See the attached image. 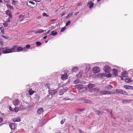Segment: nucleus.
Returning <instances> with one entry per match:
<instances>
[{
	"mask_svg": "<svg viewBox=\"0 0 133 133\" xmlns=\"http://www.w3.org/2000/svg\"><path fill=\"white\" fill-rule=\"evenodd\" d=\"M0 50H2V52L4 54L11 53L10 49L8 46H6L4 48H1Z\"/></svg>",
	"mask_w": 133,
	"mask_h": 133,
	"instance_id": "obj_1",
	"label": "nucleus"
},
{
	"mask_svg": "<svg viewBox=\"0 0 133 133\" xmlns=\"http://www.w3.org/2000/svg\"><path fill=\"white\" fill-rule=\"evenodd\" d=\"M75 87L77 88L78 90L80 92H82V91H81L82 89H84L85 88L83 87V85L81 84H78L76 85L75 86Z\"/></svg>",
	"mask_w": 133,
	"mask_h": 133,
	"instance_id": "obj_2",
	"label": "nucleus"
},
{
	"mask_svg": "<svg viewBox=\"0 0 133 133\" xmlns=\"http://www.w3.org/2000/svg\"><path fill=\"white\" fill-rule=\"evenodd\" d=\"M92 71L94 74L99 72L100 71V68L98 66L95 67L92 69Z\"/></svg>",
	"mask_w": 133,
	"mask_h": 133,
	"instance_id": "obj_3",
	"label": "nucleus"
},
{
	"mask_svg": "<svg viewBox=\"0 0 133 133\" xmlns=\"http://www.w3.org/2000/svg\"><path fill=\"white\" fill-rule=\"evenodd\" d=\"M103 70L106 73H109L111 70L110 68L108 66H105L103 68Z\"/></svg>",
	"mask_w": 133,
	"mask_h": 133,
	"instance_id": "obj_4",
	"label": "nucleus"
},
{
	"mask_svg": "<svg viewBox=\"0 0 133 133\" xmlns=\"http://www.w3.org/2000/svg\"><path fill=\"white\" fill-rule=\"evenodd\" d=\"M68 75L66 74H64L62 75L61 78L63 81H64L68 78Z\"/></svg>",
	"mask_w": 133,
	"mask_h": 133,
	"instance_id": "obj_5",
	"label": "nucleus"
},
{
	"mask_svg": "<svg viewBox=\"0 0 133 133\" xmlns=\"http://www.w3.org/2000/svg\"><path fill=\"white\" fill-rule=\"evenodd\" d=\"M11 12L9 10H7L6 12V15L8 16L11 19L12 18V16L11 14Z\"/></svg>",
	"mask_w": 133,
	"mask_h": 133,
	"instance_id": "obj_6",
	"label": "nucleus"
},
{
	"mask_svg": "<svg viewBox=\"0 0 133 133\" xmlns=\"http://www.w3.org/2000/svg\"><path fill=\"white\" fill-rule=\"evenodd\" d=\"M57 92L56 89L54 90H50L49 91V93L51 95H53L55 94Z\"/></svg>",
	"mask_w": 133,
	"mask_h": 133,
	"instance_id": "obj_7",
	"label": "nucleus"
},
{
	"mask_svg": "<svg viewBox=\"0 0 133 133\" xmlns=\"http://www.w3.org/2000/svg\"><path fill=\"white\" fill-rule=\"evenodd\" d=\"M18 47V46L17 45L13 46L10 49L11 53L16 52V49Z\"/></svg>",
	"mask_w": 133,
	"mask_h": 133,
	"instance_id": "obj_8",
	"label": "nucleus"
},
{
	"mask_svg": "<svg viewBox=\"0 0 133 133\" xmlns=\"http://www.w3.org/2000/svg\"><path fill=\"white\" fill-rule=\"evenodd\" d=\"M94 3L91 1H90L87 4V6L90 9L93 6Z\"/></svg>",
	"mask_w": 133,
	"mask_h": 133,
	"instance_id": "obj_9",
	"label": "nucleus"
},
{
	"mask_svg": "<svg viewBox=\"0 0 133 133\" xmlns=\"http://www.w3.org/2000/svg\"><path fill=\"white\" fill-rule=\"evenodd\" d=\"M25 15H20L18 17V20L19 21H22L23 20Z\"/></svg>",
	"mask_w": 133,
	"mask_h": 133,
	"instance_id": "obj_10",
	"label": "nucleus"
},
{
	"mask_svg": "<svg viewBox=\"0 0 133 133\" xmlns=\"http://www.w3.org/2000/svg\"><path fill=\"white\" fill-rule=\"evenodd\" d=\"M112 74L115 75V76H117L118 74L117 70L115 69H113L112 70Z\"/></svg>",
	"mask_w": 133,
	"mask_h": 133,
	"instance_id": "obj_11",
	"label": "nucleus"
},
{
	"mask_svg": "<svg viewBox=\"0 0 133 133\" xmlns=\"http://www.w3.org/2000/svg\"><path fill=\"white\" fill-rule=\"evenodd\" d=\"M13 103L15 105H17L19 104V102L18 99H15L14 100Z\"/></svg>",
	"mask_w": 133,
	"mask_h": 133,
	"instance_id": "obj_12",
	"label": "nucleus"
},
{
	"mask_svg": "<svg viewBox=\"0 0 133 133\" xmlns=\"http://www.w3.org/2000/svg\"><path fill=\"white\" fill-rule=\"evenodd\" d=\"M12 121L14 122H19L21 121V119L19 117H17L13 119Z\"/></svg>",
	"mask_w": 133,
	"mask_h": 133,
	"instance_id": "obj_13",
	"label": "nucleus"
},
{
	"mask_svg": "<svg viewBox=\"0 0 133 133\" xmlns=\"http://www.w3.org/2000/svg\"><path fill=\"white\" fill-rule=\"evenodd\" d=\"M95 85L92 84V83H90L89 84L88 86V88H89V89H91L93 87H95Z\"/></svg>",
	"mask_w": 133,
	"mask_h": 133,
	"instance_id": "obj_14",
	"label": "nucleus"
},
{
	"mask_svg": "<svg viewBox=\"0 0 133 133\" xmlns=\"http://www.w3.org/2000/svg\"><path fill=\"white\" fill-rule=\"evenodd\" d=\"M15 123L11 124L9 125V127L11 129H15Z\"/></svg>",
	"mask_w": 133,
	"mask_h": 133,
	"instance_id": "obj_15",
	"label": "nucleus"
},
{
	"mask_svg": "<svg viewBox=\"0 0 133 133\" xmlns=\"http://www.w3.org/2000/svg\"><path fill=\"white\" fill-rule=\"evenodd\" d=\"M35 92V91L33 90L32 89H30L28 91L30 95H32V94Z\"/></svg>",
	"mask_w": 133,
	"mask_h": 133,
	"instance_id": "obj_16",
	"label": "nucleus"
},
{
	"mask_svg": "<svg viewBox=\"0 0 133 133\" xmlns=\"http://www.w3.org/2000/svg\"><path fill=\"white\" fill-rule=\"evenodd\" d=\"M83 102H84L86 103H92V102L90 100L86 99H83Z\"/></svg>",
	"mask_w": 133,
	"mask_h": 133,
	"instance_id": "obj_17",
	"label": "nucleus"
},
{
	"mask_svg": "<svg viewBox=\"0 0 133 133\" xmlns=\"http://www.w3.org/2000/svg\"><path fill=\"white\" fill-rule=\"evenodd\" d=\"M45 30H44L42 29H40L37 31L35 33L36 34L38 33L41 34V33L43 32Z\"/></svg>",
	"mask_w": 133,
	"mask_h": 133,
	"instance_id": "obj_18",
	"label": "nucleus"
},
{
	"mask_svg": "<svg viewBox=\"0 0 133 133\" xmlns=\"http://www.w3.org/2000/svg\"><path fill=\"white\" fill-rule=\"evenodd\" d=\"M37 112L39 115H40L43 111V109H38Z\"/></svg>",
	"mask_w": 133,
	"mask_h": 133,
	"instance_id": "obj_19",
	"label": "nucleus"
},
{
	"mask_svg": "<svg viewBox=\"0 0 133 133\" xmlns=\"http://www.w3.org/2000/svg\"><path fill=\"white\" fill-rule=\"evenodd\" d=\"M95 111V112L96 113V114L98 115H99L101 114H102L103 113V112L102 111H98V110H97L96 109H95V110H94Z\"/></svg>",
	"mask_w": 133,
	"mask_h": 133,
	"instance_id": "obj_20",
	"label": "nucleus"
},
{
	"mask_svg": "<svg viewBox=\"0 0 133 133\" xmlns=\"http://www.w3.org/2000/svg\"><path fill=\"white\" fill-rule=\"evenodd\" d=\"M72 70L73 72H76L78 71V68L76 67H75L73 68L72 69Z\"/></svg>",
	"mask_w": 133,
	"mask_h": 133,
	"instance_id": "obj_21",
	"label": "nucleus"
},
{
	"mask_svg": "<svg viewBox=\"0 0 133 133\" xmlns=\"http://www.w3.org/2000/svg\"><path fill=\"white\" fill-rule=\"evenodd\" d=\"M23 49V48L19 46L17 47L16 49V51L17 52H20L22 51Z\"/></svg>",
	"mask_w": 133,
	"mask_h": 133,
	"instance_id": "obj_22",
	"label": "nucleus"
},
{
	"mask_svg": "<svg viewBox=\"0 0 133 133\" xmlns=\"http://www.w3.org/2000/svg\"><path fill=\"white\" fill-rule=\"evenodd\" d=\"M6 6L8 8H9L10 10H14V8L11 5H10L8 4H6Z\"/></svg>",
	"mask_w": 133,
	"mask_h": 133,
	"instance_id": "obj_23",
	"label": "nucleus"
},
{
	"mask_svg": "<svg viewBox=\"0 0 133 133\" xmlns=\"http://www.w3.org/2000/svg\"><path fill=\"white\" fill-rule=\"evenodd\" d=\"M91 90L92 91V92L97 91V92H98L100 90L98 88H93L92 89V90Z\"/></svg>",
	"mask_w": 133,
	"mask_h": 133,
	"instance_id": "obj_24",
	"label": "nucleus"
},
{
	"mask_svg": "<svg viewBox=\"0 0 133 133\" xmlns=\"http://www.w3.org/2000/svg\"><path fill=\"white\" fill-rule=\"evenodd\" d=\"M57 34V32L55 31H53L51 32L50 35L52 36H54L56 35Z\"/></svg>",
	"mask_w": 133,
	"mask_h": 133,
	"instance_id": "obj_25",
	"label": "nucleus"
},
{
	"mask_svg": "<svg viewBox=\"0 0 133 133\" xmlns=\"http://www.w3.org/2000/svg\"><path fill=\"white\" fill-rule=\"evenodd\" d=\"M122 75L124 77H125L127 75V72L126 71L123 72L122 74Z\"/></svg>",
	"mask_w": 133,
	"mask_h": 133,
	"instance_id": "obj_26",
	"label": "nucleus"
},
{
	"mask_svg": "<svg viewBox=\"0 0 133 133\" xmlns=\"http://www.w3.org/2000/svg\"><path fill=\"white\" fill-rule=\"evenodd\" d=\"M73 13V12L69 13L68 15L65 18L66 19L71 17L72 16Z\"/></svg>",
	"mask_w": 133,
	"mask_h": 133,
	"instance_id": "obj_27",
	"label": "nucleus"
},
{
	"mask_svg": "<svg viewBox=\"0 0 133 133\" xmlns=\"http://www.w3.org/2000/svg\"><path fill=\"white\" fill-rule=\"evenodd\" d=\"M124 81L125 82L127 83H130L132 82L131 80L128 78H125Z\"/></svg>",
	"mask_w": 133,
	"mask_h": 133,
	"instance_id": "obj_28",
	"label": "nucleus"
},
{
	"mask_svg": "<svg viewBox=\"0 0 133 133\" xmlns=\"http://www.w3.org/2000/svg\"><path fill=\"white\" fill-rule=\"evenodd\" d=\"M121 94L122 95H126L127 94V93L125 91L122 90V91L121 92Z\"/></svg>",
	"mask_w": 133,
	"mask_h": 133,
	"instance_id": "obj_29",
	"label": "nucleus"
},
{
	"mask_svg": "<svg viewBox=\"0 0 133 133\" xmlns=\"http://www.w3.org/2000/svg\"><path fill=\"white\" fill-rule=\"evenodd\" d=\"M75 84H77L79 83H82L81 82H79V79H77L74 82Z\"/></svg>",
	"mask_w": 133,
	"mask_h": 133,
	"instance_id": "obj_30",
	"label": "nucleus"
},
{
	"mask_svg": "<svg viewBox=\"0 0 133 133\" xmlns=\"http://www.w3.org/2000/svg\"><path fill=\"white\" fill-rule=\"evenodd\" d=\"M107 88L108 90H110L112 88V86L110 85H109L107 86Z\"/></svg>",
	"mask_w": 133,
	"mask_h": 133,
	"instance_id": "obj_31",
	"label": "nucleus"
},
{
	"mask_svg": "<svg viewBox=\"0 0 133 133\" xmlns=\"http://www.w3.org/2000/svg\"><path fill=\"white\" fill-rule=\"evenodd\" d=\"M124 87L125 88L127 89H129L131 88V87L127 85H124Z\"/></svg>",
	"mask_w": 133,
	"mask_h": 133,
	"instance_id": "obj_32",
	"label": "nucleus"
},
{
	"mask_svg": "<svg viewBox=\"0 0 133 133\" xmlns=\"http://www.w3.org/2000/svg\"><path fill=\"white\" fill-rule=\"evenodd\" d=\"M99 93L101 95H105V90L101 91H99Z\"/></svg>",
	"mask_w": 133,
	"mask_h": 133,
	"instance_id": "obj_33",
	"label": "nucleus"
},
{
	"mask_svg": "<svg viewBox=\"0 0 133 133\" xmlns=\"http://www.w3.org/2000/svg\"><path fill=\"white\" fill-rule=\"evenodd\" d=\"M50 85V84L48 83H47L45 85V87L46 88L49 89Z\"/></svg>",
	"mask_w": 133,
	"mask_h": 133,
	"instance_id": "obj_34",
	"label": "nucleus"
},
{
	"mask_svg": "<svg viewBox=\"0 0 133 133\" xmlns=\"http://www.w3.org/2000/svg\"><path fill=\"white\" fill-rule=\"evenodd\" d=\"M115 91L121 94V92L122 91V90L117 89Z\"/></svg>",
	"mask_w": 133,
	"mask_h": 133,
	"instance_id": "obj_35",
	"label": "nucleus"
},
{
	"mask_svg": "<svg viewBox=\"0 0 133 133\" xmlns=\"http://www.w3.org/2000/svg\"><path fill=\"white\" fill-rule=\"evenodd\" d=\"M129 102V101L128 100H124L122 101V102L123 103H127Z\"/></svg>",
	"mask_w": 133,
	"mask_h": 133,
	"instance_id": "obj_36",
	"label": "nucleus"
},
{
	"mask_svg": "<svg viewBox=\"0 0 133 133\" xmlns=\"http://www.w3.org/2000/svg\"><path fill=\"white\" fill-rule=\"evenodd\" d=\"M64 92V91H63V90H61L59 92V94L60 95H62L63 94Z\"/></svg>",
	"mask_w": 133,
	"mask_h": 133,
	"instance_id": "obj_37",
	"label": "nucleus"
},
{
	"mask_svg": "<svg viewBox=\"0 0 133 133\" xmlns=\"http://www.w3.org/2000/svg\"><path fill=\"white\" fill-rule=\"evenodd\" d=\"M111 94V92L110 91H107L105 90V95H110Z\"/></svg>",
	"mask_w": 133,
	"mask_h": 133,
	"instance_id": "obj_38",
	"label": "nucleus"
},
{
	"mask_svg": "<svg viewBox=\"0 0 133 133\" xmlns=\"http://www.w3.org/2000/svg\"><path fill=\"white\" fill-rule=\"evenodd\" d=\"M66 29V28L65 27H64L61 30V32H64Z\"/></svg>",
	"mask_w": 133,
	"mask_h": 133,
	"instance_id": "obj_39",
	"label": "nucleus"
},
{
	"mask_svg": "<svg viewBox=\"0 0 133 133\" xmlns=\"http://www.w3.org/2000/svg\"><path fill=\"white\" fill-rule=\"evenodd\" d=\"M2 37L5 38V39H9V38L8 37L6 36H5L2 35Z\"/></svg>",
	"mask_w": 133,
	"mask_h": 133,
	"instance_id": "obj_40",
	"label": "nucleus"
},
{
	"mask_svg": "<svg viewBox=\"0 0 133 133\" xmlns=\"http://www.w3.org/2000/svg\"><path fill=\"white\" fill-rule=\"evenodd\" d=\"M45 123H44V122L43 120H41L40 121V124L42 126H43V125Z\"/></svg>",
	"mask_w": 133,
	"mask_h": 133,
	"instance_id": "obj_41",
	"label": "nucleus"
},
{
	"mask_svg": "<svg viewBox=\"0 0 133 133\" xmlns=\"http://www.w3.org/2000/svg\"><path fill=\"white\" fill-rule=\"evenodd\" d=\"M16 3H17V1H15L13 0L12 2V5H15L16 4Z\"/></svg>",
	"mask_w": 133,
	"mask_h": 133,
	"instance_id": "obj_42",
	"label": "nucleus"
},
{
	"mask_svg": "<svg viewBox=\"0 0 133 133\" xmlns=\"http://www.w3.org/2000/svg\"><path fill=\"white\" fill-rule=\"evenodd\" d=\"M3 25L5 27H7L8 25V24L6 23H3Z\"/></svg>",
	"mask_w": 133,
	"mask_h": 133,
	"instance_id": "obj_43",
	"label": "nucleus"
},
{
	"mask_svg": "<svg viewBox=\"0 0 133 133\" xmlns=\"http://www.w3.org/2000/svg\"><path fill=\"white\" fill-rule=\"evenodd\" d=\"M30 48V45H27L26 46V48L24 47V49H25L26 48Z\"/></svg>",
	"mask_w": 133,
	"mask_h": 133,
	"instance_id": "obj_44",
	"label": "nucleus"
},
{
	"mask_svg": "<svg viewBox=\"0 0 133 133\" xmlns=\"http://www.w3.org/2000/svg\"><path fill=\"white\" fill-rule=\"evenodd\" d=\"M43 16L48 17L49 15H47L46 13H44L43 14Z\"/></svg>",
	"mask_w": 133,
	"mask_h": 133,
	"instance_id": "obj_45",
	"label": "nucleus"
},
{
	"mask_svg": "<svg viewBox=\"0 0 133 133\" xmlns=\"http://www.w3.org/2000/svg\"><path fill=\"white\" fill-rule=\"evenodd\" d=\"M71 22V21H68L66 23V26H67L70 24V23Z\"/></svg>",
	"mask_w": 133,
	"mask_h": 133,
	"instance_id": "obj_46",
	"label": "nucleus"
},
{
	"mask_svg": "<svg viewBox=\"0 0 133 133\" xmlns=\"http://www.w3.org/2000/svg\"><path fill=\"white\" fill-rule=\"evenodd\" d=\"M82 73L81 72H79L78 75H77V76L78 77H81V74Z\"/></svg>",
	"mask_w": 133,
	"mask_h": 133,
	"instance_id": "obj_47",
	"label": "nucleus"
},
{
	"mask_svg": "<svg viewBox=\"0 0 133 133\" xmlns=\"http://www.w3.org/2000/svg\"><path fill=\"white\" fill-rule=\"evenodd\" d=\"M36 44L37 46H39L41 44V43L39 42H36Z\"/></svg>",
	"mask_w": 133,
	"mask_h": 133,
	"instance_id": "obj_48",
	"label": "nucleus"
},
{
	"mask_svg": "<svg viewBox=\"0 0 133 133\" xmlns=\"http://www.w3.org/2000/svg\"><path fill=\"white\" fill-rule=\"evenodd\" d=\"M63 90L64 91V92H65L68 90V88L67 87L63 89Z\"/></svg>",
	"mask_w": 133,
	"mask_h": 133,
	"instance_id": "obj_49",
	"label": "nucleus"
},
{
	"mask_svg": "<svg viewBox=\"0 0 133 133\" xmlns=\"http://www.w3.org/2000/svg\"><path fill=\"white\" fill-rule=\"evenodd\" d=\"M14 111L16 112H17L18 111H19V109H14Z\"/></svg>",
	"mask_w": 133,
	"mask_h": 133,
	"instance_id": "obj_50",
	"label": "nucleus"
},
{
	"mask_svg": "<svg viewBox=\"0 0 133 133\" xmlns=\"http://www.w3.org/2000/svg\"><path fill=\"white\" fill-rule=\"evenodd\" d=\"M99 76H100L101 77H102L103 76H104L105 74H99Z\"/></svg>",
	"mask_w": 133,
	"mask_h": 133,
	"instance_id": "obj_51",
	"label": "nucleus"
},
{
	"mask_svg": "<svg viewBox=\"0 0 133 133\" xmlns=\"http://www.w3.org/2000/svg\"><path fill=\"white\" fill-rule=\"evenodd\" d=\"M1 32L3 34H5V31L4 30V29H2L1 30Z\"/></svg>",
	"mask_w": 133,
	"mask_h": 133,
	"instance_id": "obj_52",
	"label": "nucleus"
},
{
	"mask_svg": "<svg viewBox=\"0 0 133 133\" xmlns=\"http://www.w3.org/2000/svg\"><path fill=\"white\" fill-rule=\"evenodd\" d=\"M84 110V109H78V110L81 111H83Z\"/></svg>",
	"mask_w": 133,
	"mask_h": 133,
	"instance_id": "obj_53",
	"label": "nucleus"
},
{
	"mask_svg": "<svg viewBox=\"0 0 133 133\" xmlns=\"http://www.w3.org/2000/svg\"><path fill=\"white\" fill-rule=\"evenodd\" d=\"M65 14V13L64 12H63L60 15V16H61V17H62L64 14Z\"/></svg>",
	"mask_w": 133,
	"mask_h": 133,
	"instance_id": "obj_54",
	"label": "nucleus"
},
{
	"mask_svg": "<svg viewBox=\"0 0 133 133\" xmlns=\"http://www.w3.org/2000/svg\"><path fill=\"white\" fill-rule=\"evenodd\" d=\"M82 2H80L79 3H78L77 5V6H81L82 5Z\"/></svg>",
	"mask_w": 133,
	"mask_h": 133,
	"instance_id": "obj_55",
	"label": "nucleus"
},
{
	"mask_svg": "<svg viewBox=\"0 0 133 133\" xmlns=\"http://www.w3.org/2000/svg\"><path fill=\"white\" fill-rule=\"evenodd\" d=\"M29 3L33 5H35V3L32 1H29Z\"/></svg>",
	"mask_w": 133,
	"mask_h": 133,
	"instance_id": "obj_56",
	"label": "nucleus"
},
{
	"mask_svg": "<svg viewBox=\"0 0 133 133\" xmlns=\"http://www.w3.org/2000/svg\"><path fill=\"white\" fill-rule=\"evenodd\" d=\"M111 74H109L107 75V77H111Z\"/></svg>",
	"mask_w": 133,
	"mask_h": 133,
	"instance_id": "obj_57",
	"label": "nucleus"
},
{
	"mask_svg": "<svg viewBox=\"0 0 133 133\" xmlns=\"http://www.w3.org/2000/svg\"><path fill=\"white\" fill-rule=\"evenodd\" d=\"M64 121L63 120H62L61 121V123L62 124H63L64 123Z\"/></svg>",
	"mask_w": 133,
	"mask_h": 133,
	"instance_id": "obj_58",
	"label": "nucleus"
},
{
	"mask_svg": "<svg viewBox=\"0 0 133 133\" xmlns=\"http://www.w3.org/2000/svg\"><path fill=\"white\" fill-rule=\"evenodd\" d=\"M79 132L80 133H83V131L82 130L80 129H78Z\"/></svg>",
	"mask_w": 133,
	"mask_h": 133,
	"instance_id": "obj_59",
	"label": "nucleus"
},
{
	"mask_svg": "<svg viewBox=\"0 0 133 133\" xmlns=\"http://www.w3.org/2000/svg\"><path fill=\"white\" fill-rule=\"evenodd\" d=\"M3 121V119L1 117H0V123L2 122Z\"/></svg>",
	"mask_w": 133,
	"mask_h": 133,
	"instance_id": "obj_60",
	"label": "nucleus"
},
{
	"mask_svg": "<svg viewBox=\"0 0 133 133\" xmlns=\"http://www.w3.org/2000/svg\"><path fill=\"white\" fill-rule=\"evenodd\" d=\"M50 31V30H49L45 34V35H46L48 34Z\"/></svg>",
	"mask_w": 133,
	"mask_h": 133,
	"instance_id": "obj_61",
	"label": "nucleus"
},
{
	"mask_svg": "<svg viewBox=\"0 0 133 133\" xmlns=\"http://www.w3.org/2000/svg\"><path fill=\"white\" fill-rule=\"evenodd\" d=\"M0 44H1L2 45H3V42L2 41H0Z\"/></svg>",
	"mask_w": 133,
	"mask_h": 133,
	"instance_id": "obj_62",
	"label": "nucleus"
},
{
	"mask_svg": "<svg viewBox=\"0 0 133 133\" xmlns=\"http://www.w3.org/2000/svg\"><path fill=\"white\" fill-rule=\"evenodd\" d=\"M6 3H9V0H4Z\"/></svg>",
	"mask_w": 133,
	"mask_h": 133,
	"instance_id": "obj_63",
	"label": "nucleus"
},
{
	"mask_svg": "<svg viewBox=\"0 0 133 133\" xmlns=\"http://www.w3.org/2000/svg\"><path fill=\"white\" fill-rule=\"evenodd\" d=\"M10 110L12 111H14V109H9Z\"/></svg>",
	"mask_w": 133,
	"mask_h": 133,
	"instance_id": "obj_64",
	"label": "nucleus"
}]
</instances>
